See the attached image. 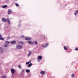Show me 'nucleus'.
<instances>
[{
    "instance_id": "1",
    "label": "nucleus",
    "mask_w": 78,
    "mask_h": 78,
    "mask_svg": "<svg viewBox=\"0 0 78 78\" xmlns=\"http://www.w3.org/2000/svg\"><path fill=\"white\" fill-rule=\"evenodd\" d=\"M22 48V46L20 45H18L16 46L17 49H21Z\"/></svg>"
},
{
    "instance_id": "2",
    "label": "nucleus",
    "mask_w": 78,
    "mask_h": 78,
    "mask_svg": "<svg viewBox=\"0 0 78 78\" xmlns=\"http://www.w3.org/2000/svg\"><path fill=\"white\" fill-rule=\"evenodd\" d=\"M25 39L26 41H30V40H31V38L30 37H25Z\"/></svg>"
},
{
    "instance_id": "3",
    "label": "nucleus",
    "mask_w": 78,
    "mask_h": 78,
    "mask_svg": "<svg viewBox=\"0 0 78 78\" xmlns=\"http://www.w3.org/2000/svg\"><path fill=\"white\" fill-rule=\"evenodd\" d=\"M11 72L12 75H13L15 73V70L14 69H11Z\"/></svg>"
},
{
    "instance_id": "4",
    "label": "nucleus",
    "mask_w": 78,
    "mask_h": 78,
    "mask_svg": "<svg viewBox=\"0 0 78 78\" xmlns=\"http://www.w3.org/2000/svg\"><path fill=\"white\" fill-rule=\"evenodd\" d=\"M1 20L3 22H6V20L5 18H2L1 19Z\"/></svg>"
},
{
    "instance_id": "5",
    "label": "nucleus",
    "mask_w": 78,
    "mask_h": 78,
    "mask_svg": "<svg viewBox=\"0 0 78 78\" xmlns=\"http://www.w3.org/2000/svg\"><path fill=\"white\" fill-rule=\"evenodd\" d=\"M28 43L29 44H30V45H33V44H34V42H32L30 41H28Z\"/></svg>"
},
{
    "instance_id": "6",
    "label": "nucleus",
    "mask_w": 78,
    "mask_h": 78,
    "mask_svg": "<svg viewBox=\"0 0 78 78\" xmlns=\"http://www.w3.org/2000/svg\"><path fill=\"white\" fill-rule=\"evenodd\" d=\"M6 22H7L8 24H10V23H11L10 22V20H9V19H7L6 20Z\"/></svg>"
},
{
    "instance_id": "7",
    "label": "nucleus",
    "mask_w": 78,
    "mask_h": 78,
    "mask_svg": "<svg viewBox=\"0 0 78 78\" xmlns=\"http://www.w3.org/2000/svg\"><path fill=\"white\" fill-rule=\"evenodd\" d=\"M11 12H12V11H11V9H9L8 11V14H11Z\"/></svg>"
},
{
    "instance_id": "8",
    "label": "nucleus",
    "mask_w": 78,
    "mask_h": 78,
    "mask_svg": "<svg viewBox=\"0 0 78 78\" xmlns=\"http://www.w3.org/2000/svg\"><path fill=\"white\" fill-rule=\"evenodd\" d=\"M16 41H11V44H16Z\"/></svg>"
},
{
    "instance_id": "9",
    "label": "nucleus",
    "mask_w": 78,
    "mask_h": 78,
    "mask_svg": "<svg viewBox=\"0 0 78 78\" xmlns=\"http://www.w3.org/2000/svg\"><path fill=\"white\" fill-rule=\"evenodd\" d=\"M5 44H7V45H8V44H9L10 43V42L8 41H6L5 42Z\"/></svg>"
},
{
    "instance_id": "10",
    "label": "nucleus",
    "mask_w": 78,
    "mask_h": 78,
    "mask_svg": "<svg viewBox=\"0 0 78 78\" xmlns=\"http://www.w3.org/2000/svg\"><path fill=\"white\" fill-rule=\"evenodd\" d=\"M2 8H5L8 7V5H5L2 6Z\"/></svg>"
},
{
    "instance_id": "11",
    "label": "nucleus",
    "mask_w": 78,
    "mask_h": 78,
    "mask_svg": "<svg viewBox=\"0 0 78 78\" xmlns=\"http://www.w3.org/2000/svg\"><path fill=\"white\" fill-rule=\"evenodd\" d=\"M0 40H2L4 41V38H2V36L1 35H0Z\"/></svg>"
},
{
    "instance_id": "12",
    "label": "nucleus",
    "mask_w": 78,
    "mask_h": 78,
    "mask_svg": "<svg viewBox=\"0 0 78 78\" xmlns=\"http://www.w3.org/2000/svg\"><path fill=\"white\" fill-rule=\"evenodd\" d=\"M40 73H41V75H44V73H45V71H42L40 72Z\"/></svg>"
},
{
    "instance_id": "13",
    "label": "nucleus",
    "mask_w": 78,
    "mask_h": 78,
    "mask_svg": "<svg viewBox=\"0 0 78 78\" xmlns=\"http://www.w3.org/2000/svg\"><path fill=\"white\" fill-rule=\"evenodd\" d=\"M48 43H47L45 45L44 48H46V47H47L48 46Z\"/></svg>"
},
{
    "instance_id": "14",
    "label": "nucleus",
    "mask_w": 78,
    "mask_h": 78,
    "mask_svg": "<svg viewBox=\"0 0 78 78\" xmlns=\"http://www.w3.org/2000/svg\"><path fill=\"white\" fill-rule=\"evenodd\" d=\"M31 51H30L29 53V54H28V56H30V55H31Z\"/></svg>"
},
{
    "instance_id": "15",
    "label": "nucleus",
    "mask_w": 78,
    "mask_h": 78,
    "mask_svg": "<svg viewBox=\"0 0 78 78\" xmlns=\"http://www.w3.org/2000/svg\"><path fill=\"white\" fill-rule=\"evenodd\" d=\"M31 61L30 60L29 61L27 62H26V64L27 65H28V64H29L31 62Z\"/></svg>"
},
{
    "instance_id": "16",
    "label": "nucleus",
    "mask_w": 78,
    "mask_h": 78,
    "mask_svg": "<svg viewBox=\"0 0 78 78\" xmlns=\"http://www.w3.org/2000/svg\"><path fill=\"white\" fill-rule=\"evenodd\" d=\"M77 14H78V10H77L76 11V12L74 13V15L76 16L77 15Z\"/></svg>"
},
{
    "instance_id": "17",
    "label": "nucleus",
    "mask_w": 78,
    "mask_h": 78,
    "mask_svg": "<svg viewBox=\"0 0 78 78\" xmlns=\"http://www.w3.org/2000/svg\"><path fill=\"white\" fill-rule=\"evenodd\" d=\"M33 65V64L32 63H30L28 66V67H30L31 66Z\"/></svg>"
},
{
    "instance_id": "18",
    "label": "nucleus",
    "mask_w": 78,
    "mask_h": 78,
    "mask_svg": "<svg viewBox=\"0 0 78 78\" xmlns=\"http://www.w3.org/2000/svg\"><path fill=\"white\" fill-rule=\"evenodd\" d=\"M64 50H67V47L64 46Z\"/></svg>"
},
{
    "instance_id": "19",
    "label": "nucleus",
    "mask_w": 78,
    "mask_h": 78,
    "mask_svg": "<svg viewBox=\"0 0 78 78\" xmlns=\"http://www.w3.org/2000/svg\"><path fill=\"white\" fill-rule=\"evenodd\" d=\"M42 59V56L41 55L39 56V60H41V59Z\"/></svg>"
},
{
    "instance_id": "20",
    "label": "nucleus",
    "mask_w": 78,
    "mask_h": 78,
    "mask_svg": "<svg viewBox=\"0 0 78 78\" xmlns=\"http://www.w3.org/2000/svg\"><path fill=\"white\" fill-rule=\"evenodd\" d=\"M19 44H23V42L22 41H20L19 42Z\"/></svg>"
},
{
    "instance_id": "21",
    "label": "nucleus",
    "mask_w": 78,
    "mask_h": 78,
    "mask_svg": "<svg viewBox=\"0 0 78 78\" xmlns=\"http://www.w3.org/2000/svg\"><path fill=\"white\" fill-rule=\"evenodd\" d=\"M26 72H27V73H29L30 71L29 69H26Z\"/></svg>"
},
{
    "instance_id": "22",
    "label": "nucleus",
    "mask_w": 78,
    "mask_h": 78,
    "mask_svg": "<svg viewBox=\"0 0 78 78\" xmlns=\"http://www.w3.org/2000/svg\"><path fill=\"white\" fill-rule=\"evenodd\" d=\"M37 61L38 62H39V56H38V57L37 58Z\"/></svg>"
},
{
    "instance_id": "23",
    "label": "nucleus",
    "mask_w": 78,
    "mask_h": 78,
    "mask_svg": "<svg viewBox=\"0 0 78 78\" xmlns=\"http://www.w3.org/2000/svg\"><path fill=\"white\" fill-rule=\"evenodd\" d=\"M15 5H16V6L18 7L19 6V4H17V3H15Z\"/></svg>"
},
{
    "instance_id": "24",
    "label": "nucleus",
    "mask_w": 78,
    "mask_h": 78,
    "mask_svg": "<svg viewBox=\"0 0 78 78\" xmlns=\"http://www.w3.org/2000/svg\"><path fill=\"white\" fill-rule=\"evenodd\" d=\"M8 44H5L4 45V46L5 47H8Z\"/></svg>"
},
{
    "instance_id": "25",
    "label": "nucleus",
    "mask_w": 78,
    "mask_h": 78,
    "mask_svg": "<svg viewBox=\"0 0 78 78\" xmlns=\"http://www.w3.org/2000/svg\"><path fill=\"white\" fill-rule=\"evenodd\" d=\"M0 52L1 53H3V49L2 50H1L0 51Z\"/></svg>"
},
{
    "instance_id": "26",
    "label": "nucleus",
    "mask_w": 78,
    "mask_h": 78,
    "mask_svg": "<svg viewBox=\"0 0 78 78\" xmlns=\"http://www.w3.org/2000/svg\"><path fill=\"white\" fill-rule=\"evenodd\" d=\"M34 43H35V45L37 44V41H34Z\"/></svg>"
},
{
    "instance_id": "27",
    "label": "nucleus",
    "mask_w": 78,
    "mask_h": 78,
    "mask_svg": "<svg viewBox=\"0 0 78 78\" xmlns=\"http://www.w3.org/2000/svg\"><path fill=\"white\" fill-rule=\"evenodd\" d=\"M2 78H6V77L5 76H3L2 77Z\"/></svg>"
},
{
    "instance_id": "28",
    "label": "nucleus",
    "mask_w": 78,
    "mask_h": 78,
    "mask_svg": "<svg viewBox=\"0 0 78 78\" xmlns=\"http://www.w3.org/2000/svg\"><path fill=\"white\" fill-rule=\"evenodd\" d=\"M75 76V74H73L71 76L72 77V78H73V76Z\"/></svg>"
},
{
    "instance_id": "29",
    "label": "nucleus",
    "mask_w": 78,
    "mask_h": 78,
    "mask_svg": "<svg viewBox=\"0 0 78 78\" xmlns=\"http://www.w3.org/2000/svg\"><path fill=\"white\" fill-rule=\"evenodd\" d=\"M3 50V48L2 47H0V51Z\"/></svg>"
},
{
    "instance_id": "30",
    "label": "nucleus",
    "mask_w": 78,
    "mask_h": 78,
    "mask_svg": "<svg viewBox=\"0 0 78 78\" xmlns=\"http://www.w3.org/2000/svg\"><path fill=\"white\" fill-rule=\"evenodd\" d=\"M21 37H24V36L23 35H21L20 36Z\"/></svg>"
},
{
    "instance_id": "31",
    "label": "nucleus",
    "mask_w": 78,
    "mask_h": 78,
    "mask_svg": "<svg viewBox=\"0 0 78 78\" xmlns=\"http://www.w3.org/2000/svg\"><path fill=\"white\" fill-rule=\"evenodd\" d=\"M18 67L20 68V69H21L22 68L21 67V66H20V65H19Z\"/></svg>"
},
{
    "instance_id": "32",
    "label": "nucleus",
    "mask_w": 78,
    "mask_h": 78,
    "mask_svg": "<svg viewBox=\"0 0 78 78\" xmlns=\"http://www.w3.org/2000/svg\"><path fill=\"white\" fill-rule=\"evenodd\" d=\"M75 50H78V48H76Z\"/></svg>"
},
{
    "instance_id": "33",
    "label": "nucleus",
    "mask_w": 78,
    "mask_h": 78,
    "mask_svg": "<svg viewBox=\"0 0 78 78\" xmlns=\"http://www.w3.org/2000/svg\"><path fill=\"white\" fill-rule=\"evenodd\" d=\"M7 39H9V36H8L7 37Z\"/></svg>"
},
{
    "instance_id": "34",
    "label": "nucleus",
    "mask_w": 78,
    "mask_h": 78,
    "mask_svg": "<svg viewBox=\"0 0 78 78\" xmlns=\"http://www.w3.org/2000/svg\"><path fill=\"white\" fill-rule=\"evenodd\" d=\"M22 72H24V70H23V69L22 70Z\"/></svg>"
},
{
    "instance_id": "35",
    "label": "nucleus",
    "mask_w": 78,
    "mask_h": 78,
    "mask_svg": "<svg viewBox=\"0 0 78 78\" xmlns=\"http://www.w3.org/2000/svg\"><path fill=\"white\" fill-rule=\"evenodd\" d=\"M44 47V45H42V47Z\"/></svg>"
},
{
    "instance_id": "36",
    "label": "nucleus",
    "mask_w": 78,
    "mask_h": 78,
    "mask_svg": "<svg viewBox=\"0 0 78 78\" xmlns=\"http://www.w3.org/2000/svg\"><path fill=\"white\" fill-rule=\"evenodd\" d=\"M6 28H8V27H6Z\"/></svg>"
}]
</instances>
